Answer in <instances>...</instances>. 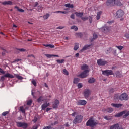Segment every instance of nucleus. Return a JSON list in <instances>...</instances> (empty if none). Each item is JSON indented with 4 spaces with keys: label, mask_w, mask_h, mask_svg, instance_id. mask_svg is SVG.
<instances>
[{
    "label": "nucleus",
    "mask_w": 129,
    "mask_h": 129,
    "mask_svg": "<svg viewBox=\"0 0 129 129\" xmlns=\"http://www.w3.org/2000/svg\"><path fill=\"white\" fill-rule=\"evenodd\" d=\"M114 5L121 6L120 0H107L106 5L108 6V7H112V6H114Z\"/></svg>",
    "instance_id": "nucleus-1"
},
{
    "label": "nucleus",
    "mask_w": 129,
    "mask_h": 129,
    "mask_svg": "<svg viewBox=\"0 0 129 129\" xmlns=\"http://www.w3.org/2000/svg\"><path fill=\"white\" fill-rule=\"evenodd\" d=\"M98 124L96 121H95V120H94V118L93 117H91L90 118V119L87 121L86 123L87 126H90L91 127H93L94 126H95Z\"/></svg>",
    "instance_id": "nucleus-2"
},
{
    "label": "nucleus",
    "mask_w": 129,
    "mask_h": 129,
    "mask_svg": "<svg viewBox=\"0 0 129 129\" xmlns=\"http://www.w3.org/2000/svg\"><path fill=\"white\" fill-rule=\"evenodd\" d=\"M82 119H83V116L81 115H78L75 117L73 122L75 124L80 123L82 121Z\"/></svg>",
    "instance_id": "nucleus-3"
},
{
    "label": "nucleus",
    "mask_w": 129,
    "mask_h": 129,
    "mask_svg": "<svg viewBox=\"0 0 129 129\" xmlns=\"http://www.w3.org/2000/svg\"><path fill=\"white\" fill-rule=\"evenodd\" d=\"M6 77H7V78H14L15 76L12 74H10V73H7L1 77V81H4L5 78H6Z\"/></svg>",
    "instance_id": "nucleus-4"
},
{
    "label": "nucleus",
    "mask_w": 129,
    "mask_h": 129,
    "mask_svg": "<svg viewBox=\"0 0 129 129\" xmlns=\"http://www.w3.org/2000/svg\"><path fill=\"white\" fill-rule=\"evenodd\" d=\"M17 126L18 127H22V128L26 129L28 127V124L25 122H16Z\"/></svg>",
    "instance_id": "nucleus-5"
},
{
    "label": "nucleus",
    "mask_w": 129,
    "mask_h": 129,
    "mask_svg": "<svg viewBox=\"0 0 129 129\" xmlns=\"http://www.w3.org/2000/svg\"><path fill=\"white\" fill-rule=\"evenodd\" d=\"M123 16H124V11L121 9L118 10L116 13V18H122Z\"/></svg>",
    "instance_id": "nucleus-6"
},
{
    "label": "nucleus",
    "mask_w": 129,
    "mask_h": 129,
    "mask_svg": "<svg viewBox=\"0 0 129 129\" xmlns=\"http://www.w3.org/2000/svg\"><path fill=\"white\" fill-rule=\"evenodd\" d=\"M128 95L126 93H122L119 97L120 100H128Z\"/></svg>",
    "instance_id": "nucleus-7"
},
{
    "label": "nucleus",
    "mask_w": 129,
    "mask_h": 129,
    "mask_svg": "<svg viewBox=\"0 0 129 129\" xmlns=\"http://www.w3.org/2000/svg\"><path fill=\"white\" fill-rule=\"evenodd\" d=\"M102 74L104 75H113V72L111 70H107L105 71H102Z\"/></svg>",
    "instance_id": "nucleus-8"
},
{
    "label": "nucleus",
    "mask_w": 129,
    "mask_h": 129,
    "mask_svg": "<svg viewBox=\"0 0 129 129\" xmlns=\"http://www.w3.org/2000/svg\"><path fill=\"white\" fill-rule=\"evenodd\" d=\"M108 62L104 60L103 59H98L97 60V64L98 65H99V66H103L104 65H107V64Z\"/></svg>",
    "instance_id": "nucleus-9"
},
{
    "label": "nucleus",
    "mask_w": 129,
    "mask_h": 129,
    "mask_svg": "<svg viewBox=\"0 0 129 129\" xmlns=\"http://www.w3.org/2000/svg\"><path fill=\"white\" fill-rule=\"evenodd\" d=\"M89 72V70L84 71L83 72L81 73V74L79 75V77L81 78H85L88 75V73Z\"/></svg>",
    "instance_id": "nucleus-10"
},
{
    "label": "nucleus",
    "mask_w": 129,
    "mask_h": 129,
    "mask_svg": "<svg viewBox=\"0 0 129 129\" xmlns=\"http://www.w3.org/2000/svg\"><path fill=\"white\" fill-rule=\"evenodd\" d=\"M87 102L85 100H78L77 101V105H86Z\"/></svg>",
    "instance_id": "nucleus-11"
},
{
    "label": "nucleus",
    "mask_w": 129,
    "mask_h": 129,
    "mask_svg": "<svg viewBox=\"0 0 129 129\" xmlns=\"http://www.w3.org/2000/svg\"><path fill=\"white\" fill-rule=\"evenodd\" d=\"M110 27L108 26H104L103 27H102L101 28V30L102 32H103L104 33H108L109 31H110Z\"/></svg>",
    "instance_id": "nucleus-12"
},
{
    "label": "nucleus",
    "mask_w": 129,
    "mask_h": 129,
    "mask_svg": "<svg viewBox=\"0 0 129 129\" xmlns=\"http://www.w3.org/2000/svg\"><path fill=\"white\" fill-rule=\"evenodd\" d=\"M91 93V91L88 89L85 90L84 92V95L85 97V98H88V97H89V96L90 95Z\"/></svg>",
    "instance_id": "nucleus-13"
},
{
    "label": "nucleus",
    "mask_w": 129,
    "mask_h": 129,
    "mask_svg": "<svg viewBox=\"0 0 129 129\" xmlns=\"http://www.w3.org/2000/svg\"><path fill=\"white\" fill-rule=\"evenodd\" d=\"M59 104H60V102L59 100H55L53 103L52 106L53 108H58V106H59Z\"/></svg>",
    "instance_id": "nucleus-14"
},
{
    "label": "nucleus",
    "mask_w": 129,
    "mask_h": 129,
    "mask_svg": "<svg viewBox=\"0 0 129 129\" xmlns=\"http://www.w3.org/2000/svg\"><path fill=\"white\" fill-rule=\"evenodd\" d=\"M103 111H106V112H109V113H111V112H112V111H113V109L112 108L103 109Z\"/></svg>",
    "instance_id": "nucleus-15"
},
{
    "label": "nucleus",
    "mask_w": 129,
    "mask_h": 129,
    "mask_svg": "<svg viewBox=\"0 0 129 129\" xmlns=\"http://www.w3.org/2000/svg\"><path fill=\"white\" fill-rule=\"evenodd\" d=\"M123 118H126L129 116V111L125 110L123 111Z\"/></svg>",
    "instance_id": "nucleus-16"
},
{
    "label": "nucleus",
    "mask_w": 129,
    "mask_h": 129,
    "mask_svg": "<svg viewBox=\"0 0 129 129\" xmlns=\"http://www.w3.org/2000/svg\"><path fill=\"white\" fill-rule=\"evenodd\" d=\"M111 105L113 107H116L117 108H119V107H121V106H122V104H114V103H112Z\"/></svg>",
    "instance_id": "nucleus-17"
},
{
    "label": "nucleus",
    "mask_w": 129,
    "mask_h": 129,
    "mask_svg": "<svg viewBox=\"0 0 129 129\" xmlns=\"http://www.w3.org/2000/svg\"><path fill=\"white\" fill-rule=\"evenodd\" d=\"M49 105H50L49 103H44L42 105V110H45V109H46V108H47V107H48V106H49Z\"/></svg>",
    "instance_id": "nucleus-18"
},
{
    "label": "nucleus",
    "mask_w": 129,
    "mask_h": 129,
    "mask_svg": "<svg viewBox=\"0 0 129 129\" xmlns=\"http://www.w3.org/2000/svg\"><path fill=\"white\" fill-rule=\"evenodd\" d=\"M118 128H119V124L117 123L112 126H111L110 129H118Z\"/></svg>",
    "instance_id": "nucleus-19"
},
{
    "label": "nucleus",
    "mask_w": 129,
    "mask_h": 129,
    "mask_svg": "<svg viewBox=\"0 0 129 129\" xmlns=\"http://www.w3.org/2000/svg\"><path fill=\"white\" fill-rule=\"evenodd\" d=\"M82 70H84V71H86V70H88V66L84 64H83L81 67Z\"/></svg>",
    "instance_id": "nucleus-20"
},
{
    "label": "nucleus",
    "mask_w": 129,
    "mask_h": 129,
    "mask_svg": "<svg viewBox=\"0 0 129 129\" xmlns=\"http://www.w3.org/2000/svg\"><path fill=\"white\" fill-rule=\"evenodd\" d=\"M75 15L77 16V17H79V18H82V16H83V12H75Z\"/></svg>",
    "instance_id": "nucleus-21"
},
{
    "label": "nucleus",
    "mask_w": 129,
    "mask_h": 129,
    "mask_svg": "<svg viewBox=\"0 0 129 129\" xmlns=\"http://www.w3.org/2000/svg\"><path fill=\"white\" fill-rule=\"evenodd\" d=\"M45 56L50 59V58H52V57H59L58 55H54V54H45Z\"/></svg>",
    "instance_id": "nucleus-22"
},
{
    "label": "nucleus",
    "mask_w": 129,
    "mask_h": 129,
    "mask_svg": "<svg viewBox=\"0 0 129 129\" xmlns=\"http://www.w3.org/2000/svg\"><path fill=\"white\" fill-rule=\"evenodd\" d=\"M26 109H28V107H26V108H24L23 106L20 107V111H21L22 113H25L26 112Z\"/></svg>",
    "instance_id": "nucleus-23"
},
{
    "label": "nucleus",
    "mask_w": 129,
    "mask_h": 129,
    "mask_svg": "<svg viewBox=\"0 0 129 129\" xmlns=\"http://www.w3.org/2000/svg\"><path fill=\"white\" fill-rule=\"evenodd\" d=\"M90 46H91V45H85L82 50H81V52H82L83 51H85V50H87V49L88 48H89V47H90Z\"/></svg>",
    "instance_id": "nucleus-24"
},
{
    "label": "nucleus",
    "mask_w": 129,
    "mask_h": 129,
    "mask_svg": "<svg viewBox=\"0 0 129 129\" xmlns=\"http://www.w3.org/2000/svg\"><path fill=\"white\" fill-rule=\"evenodd\" d=\"M102 14V11H99L97 13V16H96L97 20H99V19H100V17Z\"/></svg>",
    "instance_id": "nucleus-25"
},
{
    "label": "nucleus",
    "mask_w": 129,
    "mask_h": 129,
    "mask_svg": "<svg viewBox=\"0 0 129 129\" xmlns=\"http://www.w3.org/2000/svg\"><path fill=\"white\" fill-rule=\"evenodd\" d=\"M79 81H80V79L79 78H75L73 80V83L74 84H77V83H78V82H79Z\"/></svg>",
    "instance_id": "nucleus-26"
},
{
    "label": "nucleus",
    "mask_w": 129,
    "mask_h": 129,
    "mask_svg": "<svg viewBox=\"0 0 129 129\" xmlns=\"http://www.w3.org/2000/svg\"><path fill=\"white\" fill-rule=\"evenodd\" d=\"M12 3L10 1H5L2 2V5H12Z\"/></svg>",
    "instance_id": "nucleus-27"
},
{
    "label": "nucleus",
    "mask_w": 129,
    "mask_h": 129,
    "mask_svg": "<svg viewBox=\"0 0 129 129\" xmlns=\"http://www.w3.org/2000/svg\"><path fill=\"white\" fill-rule=\"evenodd\" d=\"M37 101L39 102V103H42V102L44 101V97L42 96L39 97V98L37 99Z\"/></svg>",
    "instance_id": "nucleus-28"
},
{
    "label": "nucleus",
    "mask_w": 129,
    "mask_h": 129,
    "mask_svg": "<svg viewBox=\"0 0 129 129\" xmlns=\"http://www.w3.org/2000/svg\"><path fill=\"white\" fill-rule=\"evenodd\" d=\"M112 48L111 47H109V48H108L106 51V53L107 54H110V53H111V52H112Z\"/></svg>",
    "instance_id": "nucleus-29"
},
{
    "label": "nucleus",
    "mask_w": 129,
    "mask_h": 129,
    "mask_svg": "<svg viewBox=\"0 0 129 129\" xmlns=\"http://www.w3.org/2000/svg\"><path fill=\"white\" fill-rule=\"evenodd\" d=\"M66 8H73L74 6L73 4H70V3H68L64 5Z\"/></svg>",
    "instance_id": "nucleus-30"
},
{
    "label": "nucleus",
    "mask_w": 129,
    "mask_h": 129,
    "mask_svg": "<svg viewBox=\"0 0 129 129\" xmlns=\"http://www.w3.org/2000/svg\"><path fill=\"white\" fill-rule=\"evenodd\" d=\"M123 115V111L121 112L120 113H119L115 115V117H120V116H122Z\"/></svg>",
    "instance_id": "nucleus-31"
},
{
    "label": "nucleus",
    "mask_w": 129,
    "mask_h": 129,
    "mask_svg": "<svg viewBox=\"0 0 129 129\" xmlns=\"http://www.w3.org/2000/svg\"><path fill=\"white\" fill-rule=\"evenodd\" d=\"M43 46H44V47H49V48H55V45H52V44H43Z\"/></svg>",
    "instance_id": "nucleus-32"
},
{
    "label": "nucleus",
    "mask_w": 129,
    "mask_h": 129,
    "mask_svg": "<svg viewBox=\"0 0 129 129\" xmlns=\"http://www.w3.org/2000/svg\"><path fill=\"white\" fill-rule=\"evenodd\" d=\"M89 83H94L95 82V79L91 78L88 80Z\"/></svg>",
    "instance_id": "nucleus-33"
},
{
    "label": "nucleus",
    "mask_w": 129,
    "mask_h": 129,
    "mask_svg": "<svg viewBox=\"0 0 129 129\" xmlns=\"http://www.w3.org/2000/svg\"><path fill=\"white\" fill-rule=\"evenodd\" d=\"M15 9H17V11H18V12H20L21 13H24V12H25V10H24L21 8H19V7L15 6Z\"/></svg>",
    "instance_id": "nucleus-34"
},
{
    "label": "nucleus",
    "mask_w": 129,
    "mask_h": 129,
    "mask_svg": "<svg viewBox=\"0 0 129 129\" xmlns=\"http://www.w3.org/2000/svg\"><path fill=\"white\" fill-rule=\"evenodd\" d=\"M104 118L106 119V120H111V119H112V116H105Z\"/></svg>",
    "instance_id": "nucleus-35"
},
{
    "label": "nucleus",
    "mask_w": 129,
    "mask_h": 129,
    "mask_svg": "<svg viewBox=\"0 0 129 129\" xmlns=\"http://www.w3.org/2000/svg\"><path fill=\"white\" fill-rule=\"evenodd\" d=\"M78 48H79V44L78 43H75V46H74V50L75 51H76Z\"/></svg>",
    "instance_id": "nucleus-36"
},
{
    "label": "nucleus",
    "mask_w": 129,
    "mask_h": 129,
    "mask_svg": "<svg viewBox=\"0 0 129 129\" xmlns=\"http://www.w3.org/2000/svg\"><path fill=\"white\" fill-rule=\"evenodd\" d=\"M76 37H78L81 38L82 37V33H77L75 34Z\"/></svg>",
    "instance_id": "nucleus-37"
},
{
    "label": "nucleus",
    "mask_w": 129,
    "mask_h": 129,
    "mask_svg": "<svg viewBox=\"0 0 129 129\" xmlns=\"http://www.w3.org/2000/svg\"><path fill=\"white\" fill-rule=\"evenodd\" d=\"M64 59H58L56 60L57 63H58V64H62V63H64Z\"/></svg>",
    "instance_id": "nucleus-38"
},
{
    "label": "nucleus",
    "mask_w": 129,
    "mask_h": 129,
    "mask_svg": "<svg viewBox=\"0 0 129 129\" xmlns=\"http://www.w3.org/2000/svg\"><path fill=\"white\" fill-rule=\"evenodd\" d=\"M15 77L16 78H18V79H19L20 80H22V79H23V77L19 75H15Z\"/></svg>",
    "instance_id": "nucleus-39"
},
{
    "label": "nucleus",
    "mask_w": 129,
    "mask_h": 129,
    "mask_svg": "<svg viewBox=\"0 0 129 129\" xmlns=\"http://www.w3.org/2000/svg\"><path fill=\"white\" fill-rule=\"evenodd\" d=\"M63 72L64 75H69V73H68V71L66 69L63 70Z\"/></svg>",
    "instance_id": "nucleus-40"
},
{
    "label": "nucleus",
    "mask_w": 129,
    "mask_h": 129,
    "mask_svg": "<svg viewBox=\"0 0 129 129\" xmlns=\"http://www.w3.org/2000/svg\"><path fill=\"white\" fill-rule=\"evenodd\" d=\"M78 88H82L83 87V85L82 84V83H79L77 85Z\"/></svg>",
    "instance_id": "nucleus-41"
},
{
    "label": "nucleus",
    "mask_w": 129,
    "mask_h": 129,
    "mask_svg": "<svg viewBox=\"0 0 129 129\" xmlns=\"http://www.w3.org/2000/svg\"><path fill=\"white\" fill-rule=\"evenodd\" d=\"M116 48L118 49V50H119V51H121V50H122V49H123V48H124V47H123L122 46H116Z\"/></svg>",
    "instance_id": "nucleus-42"
},
{
    "label": "nucleus",
    "mask_w": 129,
    "mask_h": 129,
    "mask_svg": "<svg viewBox=\"0 0 129 129\" xmlns=\"http://www.w3.org/2000/svg\"><path fill=\"white\" fill-rule=\"evenodd\" d=\"M71 30H74V31H77V30H78V28L77 27V26H73L71 27Z\"/></svg>",
    "instance_id": "nucleus-43"
},
{
    "label": "nucleus",
    "mask_w": 129,
    "mask_h": 129,
    "mask_svg": "<svg viewBox=\"0 0 129 129\" xmlns=\"http://www.w3.org/2000/svg\"><path fill=\"white\" fill-rule=\"evenodd\" d=\"M49 17H50V14H46L45 15L43 16V19H44V20H47Z\"/></svg>",
    "instance_id": "nucleus-44"
},
{
    "label": "nucleus",
    "mask_w": 129,
    "mask_h": 129,
    "mask_svg": "<svg viewBox=\"0 0 129 129\" xmlns=\"http://www.w3.org/2000/svg\"><path fill=\"white\" fill-rule=\"evenodd\" d=\"M33 103V101L32 100H29L27 101V105H31Z\"/></svg>",
    "instance_id": "nucleus-45"
},
{
    "label": "nucleus",
    "mask_w": 129,
    "mask_h": 129,
    "mask_svg": "<svg viewBox=\"0 0 129 129\" xmlns=\"http://www.w3.org/2000/svg\"><path fill=\"white\" fill-rule=\"evenodd\" d=\"M17 51H20V52H25L26 49L24 48L17 49Z\"/></svg>",
    "instance_id": "nucleus-46"
},
{
    "label": "nucleus",
    "mask_w": 129,
    "mask_h": 129,
    "mask_svg": "<svg viewBox=\"0 0 129 129\" xmlns=\"http://www.w3.org/2000/svg\"><path fill=\"white\" fill-rule=\"evenodd\" d=\"M81 19L83 21H86V20H88V17H82Z\"/></svg>",
    "instance_id": "nucleus-47"
},
{
    "label": "nucleus",
    "mask_w": 129,
    "mask_h": 129,
    "mask_svg": "<svg viewBox=\"0 0 129 129\" xmlns=\"http://www.w3.org/2000/svg\"><path fill=\"white\" fill-rule=\"evenodd\" d=\"M7 114H9V112L6 111V112H4L2 113V115H3V116H6V115H7Z\"/></svg>",
    "instance_id": "nucleus-48"
},
{
    "label": "nucleus",
    "mask_w": 129,
    "mask_h": 129,
    "mask_svg": "<svg viewBox=\"0 0 129 129\" xmlns=\"http://www.w3.org/2000/svg\"><path fill=\"white\" fill-rule=\"evenodd\" d=\"M32 84H33V85H34V86H36V85H37V83L36 82V81H35L34 80H33L32 81Z\"/></svg>",
    "instance_id": "nucleus-49"
},
{
    "label": "nucleus",
    "mask_w": 129,
    "mask_h": 129,
    "mask_svg": "<svg viewBox=\"0 0 129 129\" xmlns=\"http://www.w3.org/2000/svg\"><path fill=\"white\" fill-rule=\"evenodd\" d=\"M0 73H2V74H5L6 73V72L4 71L2 69L0 68Z\"/></svg>",
    "instance_id": "nucleus-50"
},
{
    "label": "nucleus",
    "mask_w": 129,
    "mask_h": 129,
    "mask_svg": "<svg viewBox=\"0 0 129 129\" xmlns=\"http://www.w3.org/2000/svg\"><path fill=\"white\" fill-rule=\"evenodd\" d=\"M38 12H42V7L38 6Z\"/></svg>",
    "instance_id": "nucleus-51"
},
{
    "label": "nucleus",
    "mask_w": 129,
    "mask_h": 129,
    "mask_svg": "<svg viewBox=\"0 0 129 129\" xmlns=\"http://www.w3.org/2000/svg\"><path fill=\"white\" fill-rule=\"evenodd\" d=\"M71 19H75V15H74V14H72L71 15Z\"/></svg>",
    "instance_id": "nucleus-52"
},
{
    "label": "nucleus",
    "mask_w": 129,
    "mask_h": 129,
    "mask_svg": "<svg viewBox=\"0 0 129 129\" xmlns=\"http://www.w3.org/2000/svg\"><path fill=\"white\" fill-rule=\"evenodd\" d=\"M30 57H31L33 59H35V56L33 54H30L28 55V58H30Z\"/></svg>",
    "instance_id": "nucleus-53"
},
{
    "label": "nucleus",
    "mask_w": 129,
    "mask_h": 129,
    "mask_svg": "<svg viewBox=\"0 0 129 129\" xmlns=\"http://www.w3.org/2000/svg\"><path fill=\"white\" fill-rule=\"evenodd\" d=\"M93 38L94 40H95V39H96L97 38V35L95 34H94L93 35Z\"/></svg>",
    "instance_id": "nucleus-54"
},
{
    "label": "nucleus",
    "mask_w": 129,
    "mask_h": 129,
    "mask_svg": "<svg viewBox=\"0 0 129 129\" xmlns=\"http://www.w3.org/2000/svg\"><path fill=\"white\" fill-rule=\"evenodd\" d=\"M90 23H92V17L89 16L88 18Z\"/></svg>",
    "instance_id": "nucleus-55"
},
{
    "label": "nucleus",
    "mask_w": 129,
    "mask_h": 129,
    "mask_svg": "<svg viewBox=\"0 0 129 129\" xmlns=\"http://www.w3.org/2000/svg\"><path fill=\"white\" fill-rule=\"evenodd\" d=\"M65 27L64 26H59L57 28V29H59L60 30H62V29H64Z\"/></svg>",
    "instance_id": "nucleus-56"
},
{
    "label": "nucleus",
    "mask_w": 129,
    "mask_h": 129,
    "mask_svg": "<svg viewBox=\"0 0 129 129\" xmlns=\"http://www.w3.org/2000/svg\"><path fill=\"white\" fill-rule=\"evenodd\" d=\"M43 129H51V126H48L46 127H44Z\"/></svg>",
    "instance_id": "nucleus-57"
},
{
    "label": "nucleus",
    "mask_w": 129,
    "mask_h": 129,
    "mask_svg": "<svg viewBox=\"0 0 129 129\" xmlns=\"http://www.w3.org/2000/svg\"><path fill=\"white\" fill-rule=\"evenodd\" d=\"M37 120H38V118L37 117H35L33 120V122H37Z\"/></svg>",
    "instance_id": "nucleus-58"
},
{
    "label": "nucleus",
    "mask_w": 129,
    "mask_h": 129,
    "mask_svg": "<svg viewBox=\"0 0 129 129\" xmlns=\"http://www.w3.org/2000/svg\"><path fill=\"white\" fill-rule=\"evenodd\" d=\"M38 2H35V3H34V8H36V7H37V6H38Z\"/></svg>",
    "instance_id": "nucleus-59"
},
{
    "label": "nucleus",
    "mask_w": 129,
    "mask_h": 129,
    "mask_svg": "<svg viewBox=\"0 0 129 129\" xmlns=\"http://www.w3.org/2000/svg\"><path fill=\"white\" fill-rule=\"evenodd\" d=\"M77 114V112H74L72 114V116H75Z\"/></svg>",
    "instance_id": "nucleus-60"
},
{
    "label": "nucleus",
    "mask_w": 129,
    "mask_h": 129,
    "mask_svg": "<svg viewBox=\"0 0 129 129\" xmlns=\"http://www.w3.org/2000/svg\"><path fill=\"white\" fill-rule=\"evenodd\" d=\"M125 37L126 38H127V39H129V34H126L125 35Z\"/></svg>",
    "instance_id": "nucleus-61"
},
{
    "label": "nucleus",
    "mask_w": 129,
    "mask_h": 129,
    "mask_svg": "<svg viewBox=\"0 0 129 129\" xmlns=\"http://www.w3.org/2000/svg\"><path fill=\"white\" fill-rule=\"evenodd\" d=\"M65 126H66L67 127H69V125L68 124V123H66V124H64Z\"/></svg>",
    "instance_id": "nucleus-62"
},
{
    "label": "nucleus",
    "mask_w": 129,
    "mask_h": 129,
    "mask_svg": "<svg viewBox=\"0 0 129 129\" xmlns=\"http://www.w3.org/2000/svg\"><path fill=\"white\" fill-rule=\"evenodd\" d=\"M113 91H114V89H111L110 90V92L111 93L112 92H113Z\"/></svg>",
    "instance_id": "nucleus-63"
},
{
    "label": "nucleus",
    "mask_w": 129,
    "mask_h": 129,
    "mask_svg": "<svg viewBox=\"0 0 129 129\" xmlns=\"http://www.w3.org/2000/svg\"><path fill=\"white\" fill-rule=\"evenodd\" d=\"M113 53H114V54H116V49H114V50H113Z\"/></svg>",
    "instance_id": "nucleus-64"
}]
</instances>
